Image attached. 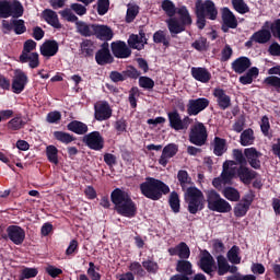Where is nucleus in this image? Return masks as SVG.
Segmentation results:
<instances>
[{"mask_svg": "<svg viewBox=\"0 0 280 280\" xmlns=\"http://www.w3.org/2000/svg\"><path fill=\"white\" fill-rule=\"evenodd\" d=\"M168 205L173 211V213H180V197L178 192L172 191L168 197Z\"/></svg>", "mask_w": 280, "mask_h": 280, "instance_id": "46", "label": "nucleus"}, {"mask_svg": "<svg viewBox=\"0 0 280 280\" xmlns=\"http://www.w3.org/2000/svg\"><path fill=\"white\" fill-rule=\"evenodd\" d=\"M52 137L56 141H59V143H65V145H69V143L75 141V137L67 131H54Z\"/></svg>", "mask_w": 280, "mask_h": 280, "instance_id": "42", "label": "nucleus"}, {"mask_svg": "<svg viewBox=\"0 0 280 280\" xmlns=\"http://www.w3.org/2000/svg\"><path fill=\"white\" fill-rule=\"evenodd\" d=\"M244 154L247 161V164L253 167V170H261V156L264 154L259 152L255 147L244 149Z\"/></svg>", "mask_w": 280, "mask_h": 280, "instance_id": "19", "label": "nucleus"}, {"mask_svg": "<svg viewBox=\"0 0 280 280\" xmlns=\"http://www.w3.org/2000/svg\"><path fill=\"white\" fill-rule=\"evenodd\" d=\"M176 154H178V145L174 143L165 145L162 150V155L159 159V164L162 165V167H167L170 159H174Z\"/></svg>", "mask_w": 280, "mask_h": 280, "instance_id": "26", "label": "nucleus"}, {"mask_svg": "<svg viewBox=\"0 0 280 280\" xmlns=\"http://www.w3.org/2000/svg\"><path fill=\"white\" fill-rule=\"evenodd\" d=\"M139 14V5H132L127 9L126 23H132Z\"/></svg>", "mask_w": 280, "mask_h": 280, "instance_id": "59", "label": "nucleus"}, {"mask_svg": "<svg viewBox=\"0 0 280 280\" xmlns=\"http://www.w3.org/2000/svg\"><path fill=\"white\" fill-rule=\"evenodd\" d=\"M255 131H253L252 128L245 129L242 133H241V145H253L254 141H255Z\"/></svg>", "mask_w": 280, "mask_h": 280, "instance_id": "45", "label": "nucleus"}, {"mask_svg": "<svg viewBox=\"0 0 280 280\" xmlns=\"http://www.w3.org/2000/svg\"><path fill=\"white\" fill-rule=\"evenodd\" d=\"M27 82H30L27 74L23 72V70L16 69L14 71V77L12 79V84H11L12 92L15 93L16 95H20V93L25 91V86H27Z\"/></svg>", "mask_w": 280, "mask_h": 280, "instance_id": "14", "label": "nucleus"}, {"mask_svg": "<svg viewBox=\"0 0 280 280\" xmlns=\"http://www.w3.org/2000/svg\"><path fill=\"white\" fill-rule=\"evenodd\" d=\"M58 42L56 39H48L40 46L39 51L45 58H51L58 54Z\"/></svg>", "mask_w": 280, "mask_h": 280, "instance_id": "28", "label": "nucleus"}, {"mask_svg": "<svg viewBox=\"0 0 280 280\" xmlns=\"http://www.w3.org/2000/svg\"><path fill=\"white\" fill-rule=\"evenodd\" d=\"M60 119H62V114L58 110L49 112L46 116V121L48 124H58Z\"/></svg>", "mask_w": 280, "mask_h": 280, "instance_id": "62", "label": "nucleus"}, {"mask_svg": "<svg viewBox=\"0 0 280 280\" xmlns=\"http://www.w3.org/2000/svg\"><path fill=\"white\" fill-rule=\"evenodd\" d=\"M2 27L3 30H7V32H14L18 36H21V34H25L27 32V26H25V20H16L13 19L10 22L7 20L2 21Z\"/></svg>", "mask_w": 280, "mask_h": 280, "instance_id": "21", "label": "nucleus"}, {"mask_svg": "<svg viewBox=\"0 0 280 280\" xmlns=\"http://www.w3.org/2000/svg\"><path fill=\"white\" fill-rule=\"evenodd\" d=\"M75 28L78 34L84 36L85 38L93 36V24H86L84 21H79L75 23Z\"/></svg>", "mask_w": 280, "mask_h": 280, "instance_id": "41", "label": "nucleus"}, {"mask_svg": "<svg viewBox=\"0 0 280 280\" xmlns=\"http://www.w3.org/2000/svg\"><path fill=\"white\" fill-rule=\"evenodd\" d=\"M36 49V42L27 39L24 42L23 50L19 57V62L25 65L28 62L30 69H38L40 67V59L38 52H32Z\"/></svg>", "mask_w": 280, "mask_h": 280, "instance_id": "6", "label": "nucleus"}, {"mask_svg": "<svg viewBox=\"0 0 280 280\" xmlns=\"http://www.w3.org/2000/svg\"><path fill=\"white\" fill-rule=\"evenodd\" d=\"M240 253H241V249H240V246L237 245H234L229 249L226 257L230 264H234V265L242 264V256H240Z\"/></svg>", "mask_w": 280, "mask_h": 280, "instance_id": "43", "label": "nucleus"}, {"mask_svg": "<svg viewBox=\"0 0 280 280\" xmlns=\"http://www.w3.org/2000/svg\"><path fill=\"white\" fill-rule=\"evenodd\" d=\"M209 135L207 133V127L202 122H197L190 128L189 141L194 145L202 147L207 143Z\"/></svg>", "mask_w": 280, "mask_h": 280, "instance_id": "10", "label": "nucleus"}, {"mask_svg": "<svg viewBox=\"0 0 280 280\" xmlns=\"http://www.w3.org/2000/svg\"><path fill=\"white\" fill-rule=\"evenodd\" d=\"M97 14L104 16L110 10V0H97Z\"/></svg>", "mask_w": 280, "mask_h": 280, "instance_id": "57", "label": "nucleus"}, {"mask_svg": "<svg viewBox=\"0 0 280 280\" xmlns=\"http://www.w3.org/2000/svg\"><path fill=\"white\" fill-rule=\"evenodd\" d=\"M42 16L44 21L48 23V25H50L51 27H55V30L62 28V24H60V20L58 19V13H56V11L51 9H45L42 12Z\"/></svg>", "mask_w": 280, "mask_h": 280, "instance_id": "29", "label": "nucleus"}, {"mask_svg": "<svg viewBox=\"0 0 280 280\" xmlns=\"http://www.w3.org/2000/svg\"><path fill=\"white\" fill-rule=\"evenodd\" d=\"M264 84L267 86H272L277 93H280V78L277 75H270L265 78Z\"/></svg>", "mask_w": 280, "mask_h": 280, "instance_id": "58", "label": "nucleus"}, {"mask_svg": "<svg viewBox=\"0 0 280 280\" xmlns=\"http://www.w3.org/2000/svg\"><path fill=\"white\" fill-rule=\"evenodd\" d=\"M59 14L65 19V21H68V23H78L80 21L77 15L71 12V9H65L60 11Z\"/></svg>", "mask_w": 280, "mask_h": 280, "instance_id": "60", "label": "nucleus"}, {"mask_svg": "<svg viewBox=\"0 0 280 280\" xmlns=\"http://www.w3.org/2000/svg\"><path fill=\"white\" fill-rule=\"evenodd\" d=\"M191 77L197 82H201L202 84H207L211 80V72L207 68L202 67H192L190 70Z\"/></svg>", "mask_w": 280, "mask_h": 280, "instance_id": "30", "label": "nucleus"}, {"mask_svg": "<svg viewBox=\"0 0 280 280\" xmlns=\"http://www.w3.org/2000/svg\"><path fill=\"white\" fill-rule=\"evenodd\" d=\"M272 38V34L269 30L262 28L257 32H255L250 40H254V43H258L259 45H266L270 39Z\"/></svg>", "mask_w": 280, "mask_h": 280, "instance_id": "37", "label": "nucleus"}, {"mask_svg": "<svg viewBox=\"0 0 280 280\" xmlns=\"http://www.w3.org/2000/svg\"><path fill=\"white\" fill-rule=\"evenodd\" d=\"M167 117L170 128L176 132H180V130H189V126H191V122L194 121V119H191L189 116H185L184 118L180 117V113H178L176 109L168 112Z\"/></svg>", "mask_w": 280, "mask_h": 280, "instance_id": "9", "label": "nucleus"}, {"mask_svg": "<svg viewBox=\"0 0 280 280\" xmlns=\"http://www.w3.org/2000/svg\"><path fill=\"white\" fill-rule=\"evenodd\" d=\"M232 5L238 14H248L250 12V8L244 0H232Z\"/></svg>", "mask_w": 280, "mask_h": 280, "instance_id": "52", "label": "nucleus"}, {"mask_svg": "<svg viewBox=\"0 0 280 280\" xmlns=\"http://www.w3.org/2000/svg\"><path fill=\"white\" fill-rule=\"evenodd\" d=\"M82 141L90 150H94L95 152H102L104 150L105 140L100 131L85 133Z\"/></svg>", "mask_w": 280, "mask_h": 280, "instance_id": "12", "label": "nucleus"}, {"mask_svg": "<svg viewBox=\"0 0 280 280\" xmlns=\"http://www.w3.org/2000/svg\"><path fill=\"white\" fill-rule=\"evenodd\" d=\"M198 268H200L202 272L208 275V277L213 279V272L218 270V265H215V259L213 258L211 253H209V250L205 249L201 253V257L198 261Z\"/></svg>", "mask_w": 280, "mask_h": 280, "instance_id": "11", "label": "nucleus"}, {"mask_svg": "<svg viewBox=\"0 0 280 280\" xmlns=\"http://www.w3.org/2000/svg\"><path fill=\"white\" fill-rule=\"evenodd\" d=\"M93 36L98 40H113V28L104 24H92Z\"/></svg>", "mask_w": 280, "mask_h": 280, "instance_id": "25", "label": "nucleus"}, {"mask_svg": "<svg viewBox=\"0 0 280 280\" xmlns=\"http://www.w3.org/2000/svg\"><path fill=\"white\" fill-rule=\"evenodd\" d=\"M140 191L144 198L156 201L170 194V186L161 179L147 177L145 180L140 184Z\"/></svg>", "mask_w": 280, "mask_h": 280, "instance_id": "4", "label": "nucleus"}, {"mask_svg": "<svg viewBox=\"0 0 280 280\" xmlns=\"http://www.w3.org/2000/svg\"><path fill=\"white\" fill-rule=\"evenodd\" d=\"M210 145L213 149L214 156H223L224 153L229 150V147H226V139L220 138L218 136L214 137Z\"/></svg>", "mask_w": 280, "mask_h": 280, "instance_id": "34", "label": "nucleus"}, {"mask_svg": "<svg viewBox=\"0 0 280 280\" xmlns=\"http://www.w3.org/2000/svg\"><path fill=\"white\" fill-rule=\"evenodd\" d=\"M232 156L234 159V163H236L235 165H248V161H246V155L244 154V152H242V150L234 149L232 151Z\"/></svg>", "mask_w": 280, "mask_h": 280, "instance_id": "53", "label": "nucleus"}, {"mask_svg": "<svg viewBox=\"0 0 280 280\" xmlns=\"http://www.w3.org/2000/svg\"><path fill=\"white\" fill-rule=\"evenodd\" d=\"M95 61L101 67H104V65H113L115 61V58L110 55V48H108L107 42L103 43L101 49L96 51Z\"/></svg>", "mask_w": 280, "mask_h": 280, "instance_id": "18", "label": "nucleus"}, {"mask_svg": "<svg viewBox=\"0 0 280 280\" xmlns=\"http://www.w3.org/2000/svg\"><path fill=\"white\" fill-rule=\"evenodd\" d=\"M213 97L217 100V106L220 110H226L231 108V96L222 88H215L212 92Z\"/></svg>", "mask_w": 280, "mask_h": 280, "instance_id": "23", "label": "nucleus"}, {"mask_svg": "<svg viewBox=\"0 0 280 280\" xmlns=\"http://www.w3.org/2000/svg\"><path fill=\"white\" fill-rule=\"evenodd\" d=\"M112 54L115 58L126 59L132 56V49L128 47L126 42L117 40L110 44Z\"/></svg>", "mask_w": 280, "mask_h": 280, "instance_id": "20", "label": "nucleus"}, {"mask_svg": "<svg viewBox=\"0 0 280 280\" xmlns=\"http://www.w3.org/2000/svg\"><path fill=\"white\" fill-rule=\"evenodd\" d=\"M222 194L230 202H240V190L234 187L228 186L222 190Z\"/></svg>", "mask_w": 280, "mask_h": 280, "instance_id": "44", "label": "nucleus"}, {"mask_svg": "<svg viewBox=\"0 0 280 280\" xmlns=\"http://www.w3.org/2000/svg\"><path fill=\"white\" fill-rule=\"evenodd\" d=\"M25 9L19 0H13L12 2L8 0H0V19H21Z\"/></svg>", "mask_w": 280, "mask_h": 280, "instance_id": "8", "label": "nucleus"}, {"mask_svg": "<svg viewBox=\"0 0 280 280\" xmlns=\"http://www.w3.org/2000/svg\"><path fill=\"white\" fill-rule=\"evenodd\" d=\"M168 255L171 257H179V259H189L191 257V249L185 242H180L175 247L168 248Z\"/></svg>", "mask_w": 280, "mask_h": 280, "instance_id": "27", "label": "nucleus"}, {"mask_svg": "<svg viewBox=\"0 0 280 280\" xmlns=\"http://www.w3.org/2000/svg\"><path fill=\"white\" fill-rule=\"evenodd\" d=\"M209 107V101L205 97H199L197 100H189L187 104V115L194 117L200 115L205 108Z\"/></svg>", "mask_w": 280, "mask_h": 280, "instance_id": "17", "label": "nucleus"}, {"mask_svg": "<svg viewBox=\"0 0 280 280\" xmlns=\"http://www.w3.org/2000/svg\"><path fill=\"white\" fill-rule=\"evenodd\" d=\"M110 201L118 215H122V218L137 217V203L132 200V197H130V192L121 188H115L110 192Z\"/></svg>", "mask_w": 280, "mask_h": 280, "instance_id": "2", "label": "nucleus"}, {"mask_svg": "<svg viewBox=\"0 0 280 280\" xmlns=\"http://www.w3.org/2000/svg\"><path fill=\"white\" fill-rule=\"evenodd\" d=\"M138 84L140 89H144V91H152L154 89V80L150 77H138Z\"/></svg>", "mask_w": 280, "mask_h": 280, "instance_id": "55", "label": "nucleus"}, {"mask_svg": "<svg viewBox=\"0 0 280 280\" xmlns=\"http://www.w3.org/2000/svg\"><path fill=\"white\" fill-rule=\"evenodd\" d=\"M208 209L217 213H230L233 210L231 203L223 199L214 189L207 191Z\"/></svg>", "mask_w": 280, "mask_h": 280, "instance_id": "7", "label": "nucleus"}, {"mask_svg": "<svg viewBox=\"0 0 280 280\" xmlns=\"http://www.w3.org/2000/svg\"><path fill=\"white\" fill-rule=\"evenodd\" d=\"M250 59L248 57H238L232 62V69L235 73H244L248 69H250Z\"/></svg>", "mask_w": 280, "mask_h": 280, "instance_id": "33", "label": "nucleus"}, {"mask_svg": "<svg viewBox=\"0 0 280 280\" xmlns=\"http://www.w3.org/2000/svg\"><path fill=\"white\" fill-rule=\"evenodd\" d=\"M139 75H141V72L137 70V68H135L133 66H128L127 69L124 70L122 72L112 71L109 73V80H112V82H115V83L126 82L128 78L130 80H137Z\"/></svg>", "mask_w": 280, "mask_h": 280, "instance_id": "13", "label": "nucleus"}, {"mask_svg": "<svg viewBox=\"0 0 280 280\" xmlns=\"http://www.w3.org/2000/svg\"><path fill=\"white\" fill-rule=\"evenodd\" d=\"M176 14H178L179 19L170 18L166 21V25L172 38H176L177 34H183V32H185L187 27L194 23L189 9H187L185 5L179 7Z\"/></svg>", "mask_w": 280, "mask_h": 280, "instance_id": "5", "label": "nucleus"}, {"mask_svg": "<svg viewBox=\"0 0 280 280\" xmlns=\"http://www.w3.org/2000/svg\"><path fill=\"white\" fill-rule=\"evenodd\" d=\"M217 270L219 277H224L231 270V265H229V260L224 255L217 256Z\"/></svg>", "mask_w": 280, "mask_h": 280, "instance_id": "40", "label": "nucleus"}, {"mask_svg": "<svg viewBox=\"0 0 280 280\" xmlns=\"http://www.w3.org/2000/svg\"><path fill=\"white\" fill-rule=\"evenodd\" d=\"M25 124L27 122L23 120V115L18 114L14 118L8 121L7 128L12 132H16L18 130L25 128Z\"/></svg>", "mask_w": 280, "mask_h": 280, "instance_id": "39", "label": "nucleus"}, {"mask_svg": "<svg viewBox=\"0 0 280 280\" xmlns=\"http://www.w3.org/2000/svg\"><path fill=\"white\" fill-rule=\"evenodd\" d=\"M38 276V269L25 267L21 270L20 280L34 279Z\"/></svg>", "mask_w": 280, "mask_h": 280, "instance_id": "56", "label": "nucleus"}, {"mask_svg": "<svg viewBox=\"0 0 280 280\" xmlns=\"http://www.w3.org/2000/svg\"><path fill=\"white\" fill-rule=\"evenodd\" d=\"M46 156L49 161V163H52L54 165H58L59 160H58V148L56 145L50 144L46 147Z\"/></svg>", "mask_w": 280, "mask_h": 280, "instance_id": "47", "label": "nucleus"}, {"mask_svg": "<svg viewBox=\"0 0 280 280\" xmlns=\"http://www.w3.org/2000/svg\"><path fill=\"white\" fill-rule=\"evenodd\" d=\"M247 165L248 164H242L241 166H236V178H238L243 185H250L258 176L257 171L252 170Z\"/></svg>", "mask_w": 280, "mask_h": 280, "instance_id": "16", "label": "nucleus"}, {"mask_svg": "<svg viewBox=\"0 0 280 280\" xmlns=\"http://www.w3.org/2000/svg\"><path fill=\"white\" fill-rule=\"evenodd\" d=\"M113 117V108L106 101L98 102L94 105V118L96 121H107Z\"/></svg>", "mask_w": 280, "mask_h": 280, "instance_id": "15", "label": "nucleus"}, {"mask_svg": "<svg viewBox=\"0 0 280 280\" xmlns=\"http://www.w3.org/2000/svg\"><path fill=\"white\" fill-rule=\"evenodd\" d=\"M226 280H257V277H255L254 275H233L229 276Z\"/></svg>", "mask_w": 280, "mask_h": 280, "instance_id": "64", "label": "nucleus"}, {"mask_svg": "<svg viewBox=\"0 0 280 280\" xmlns=\"http://www.w3.org/2000/svg\"><path fill=\"white\" fill-rule=\"evenodd\" d=\"M250 208H248V206H245V203L240 202L236 205V207H234V215L236 218H244V215H246V213H248V210Z\"/></svg>", "mask_w": 280, "mask_h": 280, "instance_id": "61", "label": "nucleus"}, {"mask_svg": "<svg viewBox=\"0 0 280 280\" xmlns=\"http://www.w3.org/2000/svg\"><path fill=\"white\" fill-rule=\"evenodd\" d=\"M171 40L172 38L167 35V32L163 30H159L153 34V43H155V45H163L165 49L170 48Z\"/></svg>", "mask_w": 280, "mask_h": 280, "instance_id": "38", "label": "nucleus"}, {"mask_svg": "<svg viewBox=\"0 0 280 280\" xmlns=\"http://www.w3.org/2000/svg\"><path fill=\"white\" fill-rule=\"evenodd\" d=\"M236 163L233 160H228L223 163V171L221 173V179L224 183V185H229V183H231V180H233V178H237L236 166H233Z\"/></svg>", "mask_w": 280, "mask_h": 280, "instance_id": "24", "label": "nucleus"}, {"mask_svg": "<svg viewBox=\"0 0 280 280\" xmlns=\"http://www.w3.org/2000/svg\"><path fill=\"white\" fill-rule=\"evenodd\" d=\"M67 130H69L70 132H74V135L85 136L86 132H89V125L80 120H71L67 125Z\"/></svg>", "mask_w": 280, "mask_h": 280, "instance_id": "35", "label": "nucleus"}, {"mask_svg": "<svg viewBox=\"0 0 280 280\" xmlns=\"http://www.w3.org/2000/svg\"><path fill=\"white\" fill-rule=\"evenodd\" d=\"M129 272H133V275H136V277H140L141 279H143V277H145V275L148 273L145 271V269H143V266L141 265V262L139 261H133L129 265Z\"/></svg>", "mask_w": 280, "mask_h": 280, "instance_id": "50", "label": "nucleus"}, {"mask_svg": "<svg viewBox=\"0 0 280 280\" xmlns=\"http://www.w3.org/2000/svg\"><path fill=\"white\" fill-rule=\"evenodd\" d=\"M221 19L224 25L226 27H230V30H236L237 28V18H235V14L231 9L228 7H224L221 12Z\"/></svg>", "mask_w": 280, "mask_h": 280, "instance_id": "31", "label": "nucleus"}, {"mask_svg": "<svg viewBox=\"0 0 280 280\" xmlns=\"http://www.w3.org/2000/svg\"><path fill=\"white\" fill-rule=\"evenodd\" d=\"M196 25L198 30L207 27V19L215 21L218 19V8L213 0H197L195 2Z\"/></svg>", "mask_w": 280, "mask_h": 280, "instance_id": "3", "label": "nucleus"}, {"mask_svg": "<svg viewBox=\"0 0 280 280\" xmlns=\"http://www.w3.org/2000/svg\"><path fill=\"white\" fill-rule=\"evenodd\" d=\"M192 49L196 51H207L209 49V42L206 37H199L191 44Z\"/></svg>", "mask_w": 280, "mask_h": 280, "instance_id": "54", "label": "nucleus"}, {"mask_svg": "<svg viewBox=\"0 0 280 280\" xmlns=\"http://www.w3.org/2000/svg\"><path fill=\"white\" fill-rule=\"evenodd\" d=\"M142 268L149 273V275H156L159 272V262L152 260V259H147L142 261Z\"/></svg>", "mask_w": 280, "mask_h": 280, "instance_id": "49", "label": "nucleus"}, {"mask_svg": "<svg viewBox=\"0 0 280 280\" xmlns=\"http://www.w3.org/2000/svg\"><path fill=\"white\" fill-rule=\"evenodd\" d=\"M162 10L167 14L171 19H174L176 14V4L172 0H163L161 4Z\"/></svg>", "mask_w": 280, "mask_h": 280, "instance_id": "48", "label": "nucleus"}, {"mask_svg": "<svg viewBox=\"0 0 280 280\" xmlns=\"http://www.w3.org/2000/svg\"><path fill=\"white\" fill-rule=\"evenodd\" d=\"M175 270L178 272L177 275L189 278L194 275V265L187 259H179L176 262Z\"/></svg>", "mask_w": 280, "mask_h": 280, "instance_id": "32", "label": "nucleus"}, {"mask_svg": "<svg viewBox=\"0 0 280 280\" xmlns=\"http://www.w3.org/2000/svg\"><path fill=\"white\" fill-rule=\"evenodd\" d=\"M8 237L15 246H21L25 242V230L19 225H9L7 228Z\"/></svg>", "mask_w": 280, "mask_h": 280, "instance_id": "22", "label": "nucleus"}, {"mask_svg": "<svg viewBox=\"0 0 280 280\" xmlns=\"http://www.w3.org/2000/svg\"><path fill=\"white\" fill-rule=\"evenodd\" d=\"M89 269L88 275L92 280H102V275L100 272L95 271V262L91 261L89 262Z\"/></svg>", "mask_w": 280, "mask_h": 280, "instance_id": "63", "label": "nucleus"}, {"mask_svg": "<svg viewBox=\"0 0 280 280\" xmlns=\"http://www.w3.org/2000/svg\"><path fill=\"white\" fill-rule=\"evenodd\" d=\"M177 180L185 191L184 199L188 205L187 211L191 213V215H196L198 211H202L205 209V194L196 186L187 187L191 185V177L189 173L185 170H179L177 173Z\"/></svg>", "mask_w": 280, "mask_h": 280, "instance_id": "1", "label": "nucleus"}, {"mask_svg": "<svg viewBox=\"0 0 280 280\" xmlns=\"http://www.w3.org/2000/svg\"><path fill=\"white\" fill-rule=\"evenodd\" d=\"M80 54L82 58H93V54H95V43L91 39H83L80 44Z\"/></svg>", "mask_w": 280, "mask_h": 280, "instance_id": "36", "label": "nucleus"}, {"mask_svg": "<svg viewBox=\"0 0 280 280\" xmlns=\"http://www.w3.org/2000/svg\"><path fill=\"white\" fill-rule=\"evenodd\" d=\"M130 49H137L138 51H141V49H144V45L141 44L143 42H141L139 39V35L137 34H131L127 40Z\"/></svg>", "mask_w": 280, "mask_h": 280, "instance_id": "51", "label": "nucleus"}]
</instances>
